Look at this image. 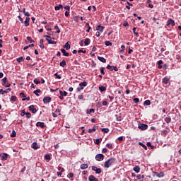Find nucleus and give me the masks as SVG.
<instances>
[{
  "instance_id": "nucleus-13",
  "label": "nucleus",
  "mask_w": 181,
  "mask_h": 181,
  "mask_svg": "<svg viewBox=\"0 0 181 181\" xmlns=\"http://www.w3.org/2000/svg\"><path fill=\"white\" fill-rule=\"evenodd\" d=\"M0 156L1 158V160H6L8 159V154L5 153L0 154Z\"/></svg>"
},
{
  "instance_id": "nucleus-36",
  "label": "nucleus",
  "mask_w": 181,
  "mask_h": 181,
  "mask_svg": "<svg viewBox=\"0 0 181 181\" xmlns=\"http://www.w3.org/2000/svg\"><path fill=\"white\" fill-rule=\"evenodd\" d=\"M95 110L94 109H90V110H87L86 111V114H91V112H95Z\"/></svg>"
},
{
  "instance_id": "nucleus-20",
  "label": "nucleus",
  "mask_w": 181,
  "mask_h": 181,
  "mask_svg": "<svg viewBox=\"0 0 181 181\" xmlns=\"http://www.w3.org/2000/svg\"><path fill=\"white\" fill-rule=\"evenodd\" d=\"M70 44H69V42H67L64 45V49H66V50H70Z\"/></svg>"
},
{
  "instance_id": "nucleus-35",
  "label": "nucleus",
  "mask_w": 181,
  "mask_h": 181,
  "mask_svg": "<svg viewBox=\"0 0 181 181\" xmlns=\"http://www.w3.org/2000/svg\"><path fill=\"white\" fill-rule=\"evenodd\" d=\"M168 81H169V79L167 77L163 79V84H168Z\"/></svg>"
},
{
  "instance_id": "nucleus-62",
  "label": "nucleus",
  "mask_w": 181,
  "mask_h": 181,
  "mask_svg": "<svg viewBox=\"0 0 181 181\" xmlns=\"http://www.w3.org/2000/svg\"><path fill=\"white\" fill-rule=\"evenodd\" d=\"M78 53H86V50H83V49H79L78 51Z\"/></svg>"
},
{
  "instance_id": "nucleus-18",
  "label": "nucleus",
  "mask_w": 181,
  "mask_h": 181,
  "mask_svg": "<svg viewBox=\"0 0 181 181\" xmlns=\"http://www.w3.org/2000/svg\"><path fill=\"white\" fill-rule=\"evenodd\" d=\"M33 149H39V145H37V143L33 142L32 144Z\"/></svg>"
},
{
  "instance_id": "nucleus-17",
  "label": "nucleus",
  "mask_w": 181,
  "mask_h": 181,
  "mask_svg": "<svg viewBox=\"0 0 181 181\" xmlns=\"http://www.w3.org/2000/svg\"><path fill=\"white\" fill-rule=\"evenodd\" d=\"M62 53H63L64 56H66V57H69L70 56V54L69 52H66V49H61Z\"/></svg>"
},
{
  "instance_id": "nucleus-53",
  "label": "nucleus",
  "mask_w": 181,
  "mask_h": 181,
  "mask_svg": "<svg viewBox=\"0 0 181 181\" xmlns=\"http://www.w3.org/2000/svg\"><path fill=\"white\" fill-rule=\"evenodd\" d=\"M22 101H30V97H27L25 98H23Z\"/></svg>"
},
{
  "instance_id": "nucleus-27",
  "label": "nucleus",
  "mask_w": 181,
  "mask_h": 181,
  "mask_svg": "<svg viewBox=\"0 0 181 181\" xmlns=\"http://www.w3.org/2000/svg\"><path fill=\"white\" fill-rule=\"evenodd\" d=\"M139 145H140V146H142V148H144L146 151L148 150V147L146 146V145L144 144V143L139 142Z\"/></svg>"
},
{
  "instance_id": "nucleus-60",
  "label": "nucleus",
  "mask_w": 181,
  "mask_h": 181,
  "mask_svg": "<svg viewBox=\"0 0 181 181\" xmlns=\"http://www.w3.org/2000/svg\"><path fill=\"white\" fill-rule=\"evenodd\" d=\"M64 9H66L67 11H70V6H64Z\"/></svg>"
},
{
  "instance_id": "nucleus-12",
  "label": "nucleus",
  "mask_w": 181,
  "mask_h": 181,
  "mask_svg": "<svg viewBox=\"0 0 181 181\" xmlns=\"http://www.w3.org/2000/svg\"><path fill=\"white\" fill-rule=\"evenodd\" d=\"M170 25H171V26H175V21L172 20V18L168 19L167 22V26H170Z\"/></svg>"
},
{
  "instance_id": "nucleus-11",
  "label": "nucleus",
  "mask_w": 181,
  "mask_h": 181,
  "mask_svg": "<svg viewBox=\"0 0 181 181\" xmlns=\"http://www.w3.org/2000/svg\"><path fill=\"white\" fill-rule=\"evenodd\" d=\"M29 111H31L33 112V114H36V112H37V110H36V108H35V105H30L28 107Z\"/></svg>"
},
{
  "instance_id": "nucleus-1",
  "label": "nucleus",
  "mask_w": 181,
  "mask_h": 181,
  "mask_svg": "<svg viewBox=\"0 0 181 181\" xmlns=\"http://www.w3.org/2000/svg\"><path fill=\"white\" fill-rule=\"evenodd\" d=\"M115 160H116L115 158H111L108 159L105 162L104 168H105L106 169H108V168H110V166H112V165L115 163Z\"/></svg>"
},
{
  "instance_id": "nucleus-63",
  "label": "nucleus",
  "mask_w": 181,
  "mask_h": 181,
  "mask_svg": "<svg viewBox=\"0 0 181 181\" xmlns=\"http://www.w3.org/2000/svg\"><path fill=\"white\" fill-rule=\"evenodd\" d=\"M107 104H108V102H107V100H105V101H103V105H107Z\"/></svg>"
},
{
  "instance_id": "nucleus-45",
  "label": "nucleus",
  "mask_w": 181,
  "mask_h": 181,
  "mask_svg": "<svg viewBox=\"0 0 181 181\" xmlns=\"http://www.w3.org/2000/svg\"><path fill=\"white\" fill-rule=\"evenodd\" d=\"M144 177H145V176L141 175H139L136 176V178H137L139 180H141V179H144Z\"/></svg>"
},
{
  "instance_id": "nucleus-8",
  "label": "nucleus",
  "mask_w": 181,
  "mask_h": 181,
  "mask_svg": "<svg viewBox=\"0 0 181 181\" xmlns=\"http://www.w3.org/2000/svg\"><path fill=\"white\" fill-rule=\"evenodd\" d=\"M59 94H60V95L59 97V100H63L64 97H67V92H66V91L63 92V91L60 90Z\"/></svg>"
},
{
  "instance_id": "nucleus-22",
  "label": "nucleus",
  "mask_w": 181,
  "mask_h": 181,
  "mask_svg": "<svg viewBox=\"0 0 181 181\" xmlns=\"http://www.w3.org/2000/svg\"><path fill=\"white\" fill-rule=\"evenodd\" d=\"M40 49H45V44H43V39L40 40Z\"/></svg>"
},
{
  "instance_id": "nucleus-30",
  "label": "nucleus",
  "mask_w": 181,
  "mask_h": 181,
  "mask_svg": "<svg viewBox=\"0 0 181 181\" xmlns=\"http://www.w3.org/2000/svg\"><path fill=\"white\" fill-rule=\"evenodd\" d=\"M88 168V164H81V169L84 170L87 169Z\"/></svg>"
},
{
  "instance_id": "nucleus-26",
  "label": "nucleus",
  "mask_w": 181,
  "mask_h": 181,
  "mask_svg": "<svg viewBox=\"0 0 181 181\" xmlns=\"http://www.w3.org/2000/svg\"><path fill=\"white\" fill-rule=\"evenodd\" d=\"M134 172H136V173H139L141 168H139V166H135L134 168Z\"/></svg>"
},
{
  "instance_id": "nucleus-21",
  "label": "nucleus",
  "mask_w": 181,
  "mask_h": 181,
  "mask_svg": "<svg viewBox=\"0 0 181 181\" xmlns=\"http://www.w3.org/2000/svg\"><path fill=\"white\" fill-rule=\"evenodd\" d=\"M55 11H60V9H63V5L59 4L58 6L54 7Z\"/></svg>"
},
{
  "instance_id": "nucleus-58",
  "label": "nucleus",
  "mask_w": 181,
  "mask_h": 181,
  "mask_svg": "<svg viewBox=\"0 0 181 181\" xmlns=\"http://www.w3.org/2000/svg\"><path fill=\"white\" fill-rule=\"evenodd\" d=\"M121 50H120V52H121V53H122V52H124V50H125V45H122L121 46Z\"/></svg>"
},
{
  "instance_id": "nucleus-29",
  "label": "nucleus",
  "mask_w": 181,
  "mask_h": 181,
  "mask_svg": "<svg viewBox=\"0 0 181 181\" xmlns=\"http://www.w3.org/2000/svg\"><path fill=\"white\" fill-rule=\"evenodd\" d=\"M95 131H97V127L95 126L93 127V129H88L89 134H91V132H95Z\"/></svg>"
},
{
  "instance_id": "nucleus-33",
  "label": "nucleus",
  "mask_w": 181,
  "mask_h": 181,
  "mask_svg": "<svg viewBox=\"0 0 181 181\" xmlns=\"http://www.w3.org/2000/svg\"><path fill=\"white\" fill-rule=\"evenodd\" d=\"M16 60L18 63H21V62H23V60H25V59L23 58V57H21L19 58H17Z\"/></svg>"
},
{
  "instance_id": "nucleus-59",
  "label": "nucleus",
  "mask_w": 181,
  "mask_h": 181,
  "mask_svg": "<svg viewBox=\"0 0 181 181\" xmlns=\"http://www.w3.org/2000/svg\"><path fill=\"white\" fill-rule=\"evenodd\" d=\"M136 28H133L134 34L136 35V36H138V33H136Z\"/></svg>"
},
{
  "instance_id": "nucleus-37",
  "label": "nucleus",
  "mask_w": 181,
  "mask_h": 181,
  "mask_svg": "<svg viewBox=\"0 0 181 181\" xmlns=\"http://www.w3.org/2000/svg\"><path fill=\"white\" fill-rule=\"evenodd\" d=\"M165 121L167 124H169L170 121H172V119L170 117H165Z\"/></svg>"
},
{
  "instance_id": "nucleus-52",
  "label": "nucleus",
  "mask_w": 181,
  "mask_h": 181,
  "mask_svg": "<svg viewBox=\"0 0 181 181\" xmlns=\"http://www.w3.org/2000/svg\"><path fill=\"white\" fill-rule=\"evenodd\" d=\"M104 67H101L100 68V73L101 74H103L104 76V74H105V72L104 71Z\"/></svg>"
},
{
  "instance_id": "nucleus-28",
  "label": "nucleus",
  "mask_w": 181,
  "mask_h": 181,
  "mask_svg": "<svg viewBox=\"0 0 181 181\" xmlns=\"http://www.w3.org/2000/svg\"><path fill=\"white\" fill-rule=\"evenodd\" d=\"M66 63L65 60H62L60 63H59V66H61V67H64L65 66H66Z\"/></svg>"
},
{
  "instance_id": "nucleus-34",
  "label": "nucleus",
  "mask_w": 181,
  "mask_h": 181,
  "mask_svg": "<svg viewBox=\"0 0 181 181\" xmlns=\"http://www.w3.org/2000/svg\"><path fill=\"white\" fill-rule=\"evenodd\" d=\"M54 29H55V30H57L55 32V33H60V29L59 28V26L58 25H55Z\"/></svg>"
},
{
  "instance_id": "nucleus-40",
  "label": "nucleus",
  "mask_w": 181,
  "mask_h": 181,
  "mask_svg": "<svg viewBox=\"0 0 181 181\" xmlns=\"http://www.w3.org/2000/svg\"><path fill=\"white\" fill-rule=\"evenodd\" d=\"M0 94H8V90H4L3 89H0Z\"/></svg>"
},
{
  "instance_id": "nucleus-48",
  "label": "nucleus",
  "mask_w": 181,
  "mask_h": 181,
  "mask_svg": "<svg viewBox=\"0 0 181 181\" xmlns=\"http://www.w3.org/2000/svg\"><path fill=\"white\" fill-rule=\"evenodd\" d=\"M34 83H35V84H40V81H39L37 78H35L34 79Z\"/></svg>"
},
{
  "instance_id": "nucleus-9",
  "label": "nucleus",
  "mask_w": 181,
  "mask_h": 181,
  "mask_svg": "<svg viewBox=\"0 0 181 181\" xmlns=\"http://www.w3.org/2000/svg\"><path fill=\"white\" fill-rule=\"evenodd\" d=\"M50 101H52V98L50 96H45L43 98V103L45 104H48V103H50Z\"/></svg>"
},
{
  "instance_id": "nucleus-57",
  "label": "nucleus",
  "mask_w": 181,
  "mask_h": 181,
  "mask_svg": "<svg viewBox=\"0 0 181 181\" xmlns=\"http://www.w3.org/2000/svg\"><path fill=\"white\" fill-rule=\"evenodd\" d=\"M74 177V174H73V173H70L69 175H68V177L69 178H71V177Z\"/></svg>"
},
{
  "instance_id": "nucleus-25",
  "label": "nucleus",
  "mask_w": 181,
  "mask_h": 181,
  "mask_svg": "<svg viewBox=\"0 0 181 181\" xmlns=\"http://www.w3.org/2000/svg\"><path fill=\"white\" fill-rule=\"evenodd\" d=\"M30 21V18L29 17H27L25 18V21L24 22L25 26H28L29 25V21Z\"/></svg>"
},
{
  "instance_id": "nucleus-43",
  "label": "nucleus",
  "mask_w": 181,
  "mask_h": 181,
  "mask_svg": "<svg viewBox=\"0 0 181 181\" xmlns=\"http://www.w3.org/2000/svg\"><path fill=\"white\" fill-rule=\"evenodd\" d=\"M45 158L47 160H50V159H52V158L50 157V156L49 154H46Z\"/></svg>"
},
{
  "instance_id": "nucleus-19",
  "label": "nucleus",
  "mask_w": 181,
  "mask_h": 181,
  "mask_svg": "<svg viewBox=\"0 0 181 181\" xmlns=\"http://www.w3.org/2000/svg\"><path fill=\"white\" fill-rule=\"evenodd\" d=\"M90 42H91V40H90L89 38L85 39V41H84L85 46H88V45H90Z\"/></svg>"
},
{
  "instance_id": "nucleus-42",
  "label": "nucleus",
  "mask_w": 181,
  "mask_h": 181,
  "mask_svg": "<svg viewBox=\"0 0 181 181\" xmlns=\"http://www.w3.org/2000/svg\"><path fill=\"white\" fill-rule=\"evenodd\" d=\"M16 100H18V98H16V96H15V95H13V96H11V101H16Z\"/></svg>"
},
{
  "instance_id": "nucleus-49",
  "label": "nucleus",
  "mask_w": 181,
  "mask_h": 181,
  "mask_svg": "<svg viewBox=\"0 0 181 181\" xmlns=\"http://www.w3.org/2000/svg\"><path fill=\"white\" fill-rule=\"evenodd\" d=\"M54 76L56 78H58V80H60V78H62V76L59 75L57 73L54 74Z\"/></svg>"
},
{
  "instance_id": "nucleus-44",
  "label": "nucleus",
  "mask_w": 181,
  "mask_h": 181,
  "mask_svg": "<svg viewBox=\"0 0 181 181\" xmlns=\"http://www.w3.org/2000/svg\"><path fill=\"white\" fill-rule=\"evenodd\" d=\"M11 138H15L16 136V132L14 130L12 132V134H11Z\"/></svg>"
},
{
  "instance_id": "nucleus-64",
  "label": "nucleus",
  "mask_w": 181,
  "mask_h": 181,
  "mask_svg": "<svg viewBox=\"0 0 181 181\" xmlns=\"http://www.w3.org/2000/svg\"><path fill=\"white\" fill-rule=\"evenodd\" d=\"M96 145H100V139H97L95 141Z\"/></svg>"
},
{
  "instance_id": "nucleus-41",
  "label": "nucleus",
  "mask_w": 181,
  "mask_h": 181,
  "mask_svg": "<svg viewBox=\"0 0 181 181\" xmlns=\"http://www.w3.org/2000/svg\"><path fill=\"white\" fill-rule=\"evenodd\" d=\"M144 105H151V100H146L144 102Z\"/></svg>"
},
{
  "instance_id": "nucleus-32",
  "label": "nucleus",
  "mask_w": 181,
  "mask_h": 181,
  "mask_svg": "<svg viewBox=\"0 0 181 181\" xmlns=\"http://www.w3.org/2000/svg\"><path fill=\"white\" fill-rule=\"evenodd\" d=\"M33 93L35 94V95L39 97V93H42V91L40 90V89H37V90H34Z\"/></svg>"
},
{
  "instance_id": "nucleus-10",
  "label": "nucleus",
  "mask_w": 181,
  "mask_h": 181,
  "mask_svg": "<svg viewBox=\"0 0 181 181\" xmlns=\"http://www.w3.org/2000/svg\"><path fill=\"white\" fill-rule=\"evenodd\" d=\"M107 70H110V71H112L113 70H115V71H117L118 70V68H117V66H111L110 64L107 66Z\"/></svg>"
},
{
  "instance_id": "nucleus-5",
  "label": "nucleus",
  "mask_w": 181,
  "mask_h": 181,
  "mask_svg": "<svg viewBox=\"0 0 181 181\" xmlns=\"http://www.w3.org/2000/svg\"><path fill=\"white\" fill-rule=\"evenodd\" d=\"M95 159L98 162H101V160H104V156L103 154H98L95 156Z\"/></svg>"
},
{
  "instance_id": "nucleus-38",
  "label": "nucleus",
  "mask_w": 181,
  "mask_h": 181,
  "mask_svg": "<svg viewBox=\"0 0 181 181\" xmlns=\"http://www.w3.org/2000/svg\"><path fill=\"white\" fill-rule=\"evenodd\" d=\"M110 132V129L108 128H103L102 132H105V134H107V132Z\"/></svg>"
},
{
  "instance_id": "nucleus-31",
  "label": "nucleus",
  "mask_w": 181,
  "mask_h": 181,
  "mask_svg": "<svg viewBox=\"0 0 181 181\" xmlns=\"http://www.w3.org/2000/svg\"><path fill=\"white\" fill-rule=\"evenodd\" d=\"M99 90L101 93H104V91L107 90V88L104 87V86H100L99 87Z\"/></svg>"
},
{
  "instance_id": "nucleus-16",
  "label": "nucleus",
  "mask_w": 181,
  "mask_h": 181,
  "mask_svg": "<svg viewBox=\"0 0 181 181\" xmlns=\"http://www.w3.org/2000/svg\"><path fill=\"white\" fill-rule=\"evenodd\" d=\"M89 181H98V178L95 177L94 175H90L88 177Z\"/></svg>"
},
{
  "instance_id": "nucleus-56",
  "label": "nucleus",
  "mask_w": 181,
  "mask_h": 181,
  "mask_svg": "<svg viewBox=\"0 0 181 181\" xmlns=\"http://www.w3.org/2000/svg\"><path fill=\"white\" fill-rule=\"evenodd\" d=\"M102 152L103 153H107V152H108V149H107V148H103Z\"/></svg>"
},
{
  "instance_id": "nucleus-61",
  "label": "nucleus",
  "mask_w": 181,
  "mask_h": 181,
  "mask_svg": "<svg viewBox=\"0 0 181 181\" xmlns=\"http://www.w3.org/2000/svg\"><path fill=\"white\" fill-rule=\"evenodd\" d=\"M78 100H83L84 96H83V95H79L78 96Z\"/></svg>"
},
{
  "instance_id": "nucleus-47",
  "label": "nucleus",
  "mask_w": 181,
  "mask_h": 181,
  "mask_svg": "<svg viewBox=\"0 0 181 181\" xmlns=\"http://www.w3.org/2000/svg\"><path fill=\"white\" fill-rule=\"evenodd\" d=\"M133 101L136 103V104H138V103H139V98H134L133 99Z\"/></svg>"
},
{
  "instance_id": "nucleus-24",
  "label": "nucleus",
  "mask_w": 181,
  "mask_h": 181,
  "mask_svg": "<svg viewBox=\"0 0 181 181\" xmlns=\"http://www.w3.org/2000/svg\"><path fill=\"white\" fill-rule=\"evenodd\" d=\"M47 42H48L49 45H56V43H57V42L56 41H52V38H49V40H47Z\"/></svg>"
},
{
  "instance_id": "nucleus-4",
  "label": "nucleus",
  "mask_w": 181,
  "mask_h": 181,
  "mask_svg": "<svg viewBox=\"0 0 181 181\" xmlns=\"http://www.w3.org/2000/svg\"><path fill=\"white\" fill-rule=\"evenodd\" d=\"M92 170L95 172V173L98 175H100V173H101V172H103V170H101V168H98L94 165L92 166Z\"/></svg>"
},
{
  "instance_id": "nucleus-15",
  "label": "nucleus",
  "mask_w": 181,
  "mask_h": 181,
  "mask_svg": "<svg viewBox=\"0 0 181 181\" xmlns=\"http://www.w3.org/2000/svg\"><path fill=\"white\" fill-rule=\"evenodd\" d=\"M104 26L98 25V27H96V30H98V32H104Z\"/></svg>"
},
{
  "instance_id": "nucleus-46",
  "label": "nucleus",
  "mask_w": 181,
  "mask_h": 181,
  "mask_svg": "<svg viewBox=\"0 0 181 181\" xmlns=\"http://www.w3.org/2000/svg\"><path fill=\"white\" fill-rule=\"evenodd\" d=\"M105 44L106 46H112V43H111L110 41H106Z\"/></svg>"
},
{
  "instance_id": "nucleus-54",
  "label": "nucleus",
  "mask_w": 181,
  "mask_h": 181,
  "mask_svg": "<svg viewBox=\"0 0 181 181\" xmlns=\"http://www.w3.org/2000/svg\"><path fill=\"white\" fill-rule=\"evenodd\" d=\"M21 117H24L25 115H26V112H25V110H23L21 111Z\"/></svg>"
},
{
  "instance_id": "nucleus-2",
  "label": "nucleus",
  "mask_w": 181,
  "mask_h": 181,
  "mask_svg": "<svg viewBox=\"0 0 181 181\" xmlns=\"http://www.w3.org/2000/svg\"><path fill=\"white\" fill-rule=\"evenodd\" d=\"M2 86H4V87H7V88L11 87V83H8L7 77H4L2 79Z\"/></svg>"
},
{
  "instance_id": "nucleus-51",
  "label": "nucleus",
  "mask_w": 181,
  "mask_h": 181,
  "mask_svg": "<svg viewBox=\"0 0 181 181\" xmlns=\"http://www.w3.org/2000/svg\"><path fill=\"white\" fill-rule=\"evenodd\" d=\"M20 97L21 98H25L26 97V95H25V93L23 92L20 93Z\"/></svg>"
},
{
  "instance_id": "nucleus-3",
  "label": "nucleus",
  "mask_w": 181,
  "mask_h": 181,
  "mask_svg": "<svg viewBox=\"0 0 181 181\" xmlns=\"http://www.w3.org/2000/svg\"><path fill=\"white\" fill-rule=\"evenodd\" d=\"M79 86L81 87L77 88V91H80L81 90H84V87H87V82L86 81H83V82H81L79 83Z\"/></svg>"
},
{
  "instance_id": "nucleus-7",
  "label": "nucleus",
  "mask_w": 181,
  "mask_h": 181,
  "mask_svg": "<svg viewBox=\"0 0 181 181\" xmlns=\"http://www.w3.org/2000/svg\"><path fill=\"white\" fill-rule=\"evenodd\" d=\"M153 176H157V177H163L165 176V174L163 172H160L158 173V172H153Z\"/></svg>"
},
{
  "instance_id": "nucleus-50",
  "label": "nucleus",
  "mask_w": 181,
  "mask_h": 181,
  "mask_svg": "<svg viewBox=\"0 0 181 181\" xmlns=\"http://www.w3.org/2000/svg\"><path fill=\"white\" fill-rule=\"evenodd\" d=\"M106 146L107 148H109V149H112V144H107Z\"/></svg>"
},
{
  "instance_id": "nucleus-55",
  "label": "nucleus",
  "mask_w": 181,
  "mask_h": 181,
  "mask_svg": "<svg viewBox=\"0 0 181 181\" xmlns=\"http://www.w3.org/2000/svg\"><path fill=\"white\" fill-rule=\"evenodd\" d=\"M25 115H26L27 118H30V117H32V115L30 114V112H26Z\"/></svg>"
},
{
  "instance_id": "nucleus-39",
  "label": "nucleus",
  "mask_w": 181,
  "mask_h": 181,
  "mask_svg": "<svg viewBox=\"0 0 181 181\" xmlns=\"http://www.w3.org/2000/svg\"><path fill=\"white\" fill-rule=\"evenodd\" d=\"M27 40H28L30 43H35V40H32L31 37H27Z\"/></svg>"
},
{
  "instance_id": "nucleus-14",
  "label": "nucleus",
  "mask_w": 181,
  "mask_h": 181,
  "mask_svg": "<svg viewBox=\"0 0 181 181\" xmlns=\"http://www.w3.org/2000/svg\"><path fill=\"white\" fill-rule=\"evenodd\" d=\"M36 127H40V128H45V123L42 122H37L36 123Z\"/></svg>"
},
{
  "instance_id": "nucleus-6",
  "label": "nucleus",
  "mask_w": 181,
  "mask_h": 181,
  "mask_svg": "<svg viewBox=\"0 0 181 181\" xmlns=\"http://www.w3.org/2000/svg\"><path fill=\"white\" fill-rule=\"evenodd\" d=\"M139 129L141 131H145L146 129H148V125L145 124H139Z\"/></svg>"
},
{
  "instance_id": "nucleus-23",
  "label": "nucleus",
  "mask_w": 181,
  "mask_h": 181,
  "mask_svg": "<svg viewBox=\"0 0 181 181\" xmlns=\"http://www.w3.org/2000/svg\"><path fill=\"white\" fill-rule=\"evenodd\" d=\"M98 60H100V62H102V63H106L107 60L105 59V58L103 57H98Z\"/></svg>"
}]
</instances>
